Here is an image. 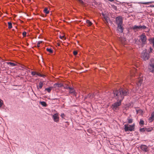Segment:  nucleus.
I'll list each match as a JSON object with an SVG mask.
<instances>
[{"label":"nucleus","mask_w":154,"mask_h":154,"mask_svg":"<svg viewBox=\"0 0 154 154\" xmlns=\"http://www.w3.org/2000/svg\"><path fill=\"white\" fill-rule=\"evenodd\" d=\"M73 54L74 55H76L77 54V52L76 51H74L73 52Z\"/></svg>","instance_id":"nucleus-37"},{"label":"nucleus","mask_w":154,"mask_h":154,"mask_svg":"<svg viewBox=\"0 0 154 154\" xmlns=\"http://www.w3.org/2000/svg\"><path fill=\"white\" fill-rule=\"evenodd\" d=\"M127 120H128V124H131L133 122V119H129L128 118L127 119Z\"/></svg>","instance_id":"nucleus-29"},{"label":"nucleus","mask_w":154,"mask_h":154,"mask_svg":"<svg viewBox=\"0 0 154 154\" xmlns=\"http://www.w3.org/2000/svg\"><path fill=\"white\" fill-rule=\"evenodd\" d=\"M63 85L61 83H56L54 85L53 87L56 88H59L63 87Z\"/></svg>","instance_id":"nucleus-14"},{"label":"nucleus","mask_w":154,"mask_h":154,"mask_svg":"<svg viewBox=\"0 0 154 154\" xmlns=\"http://www.w3.org/2000/svg\"><path fill=\"white\" fill-rule=\"evenodd\" d=\"M136 112H137V113H138V110H136Z\"/></svg>","instance_id":"nucleus-40"},{"label":"nucleus","mask_w":154,"mask_h":154,"mask_svg":"<svg viewBox=\"0 0 154 154\" xmlns=\"http://www.w3.org/2000/svg\"><path fill=\"white\" fill-rule=\"evenodd\" d=\"M69 90V92L70 94H72L75 96H76V92L73 88L71 87L70 89Z\"/></svg>","instance_id":"nucleus-12"},{"label":"nucleus","mask_w":154,"mask_h":154,"mask_svg":"<svg viewBox=\"0 0 154 154\" xmlns=\"http://www.w3.org/2000/svg\"><path fill=\"white\" fill-rule=\"evenodd\" d=\"M31 74L33 76H35L36 77H37V76H39L41 77H43L44 78L45 77V75L41 74L39 73H37L35 71H32L31 72Z\"/></svg>","instance_id":"nucleus-11"},{"label":"nucleus","mask_w":154,"mask_h":154,"mask_svg":"<svg viewBox=\"0 0 154 154\" xmlns=\"http://www.w3.org/2000/svg\"><path fill=\"white\" fill-rule=\"evenodd\" d=\"M86 22L89 26H91L92 24V22L89 20H86Z\"/></svg>","instance_id":"nucleus-28"},{"label":"nucleus","mask_w":154,"mask_h":154,"mask_svg":"<svg viewBox=\"0 0 154 154\" xmlns=\"http://www.w3.org/2000/svg\"><path fill=\"white\" fill-rule=\"evenodd\" d=\"M150 44L152 43L153 44H154V38H151L148 39Z\"/></svg>","instance_id":"nucleus-20"},{"label":"nucleus","mask_w":154,"mask_h":154,"mask_svg":"<svg viewBox=\"0 0 154 154\" xmlns=\"http://www.w3.org/2000/svg\"><path fill=\"white\" fill-rule=\"evenodd\" d=\"M132 75H134V74Z\"/></svg>","instance_id":"nucleus-42"},{"label":"nucleus","mask_w":154,"mask_h":154,"mask_svg":"<svg viewBox=\"0 0 154 154\" xmlns=\"http://www.w3.org/2000/svg\"><path fill=\"white\" fill-rule=\"evenodd\" d=\"M152 7H154V5H153Z\"/></svg>","instance_id":"nucleus-41"},{"label":"nucleus","mask_w":154,"mask_h":154,"mask_svg":"<svg viewBox=\"0 0 154 154\" xmlns=\"http://www.w3.org/2000/svg\"><path fill=\"white\" fill-rule=\"evenodd\" d=\"M146 128V131L147 132H150L152 130V128Z\"/></svg>","instance_id":"nucleus-25"},{"label":"nucleus","mask_w":154,"mask_h":154,"mask_svg":"<svg viewBox=\"0 0 154 154\" xmlns=\"http://www.w3.org/2000/svg\"><path fill=\"white\" fill-rule=\"evenodd\" d=\"M42 41H39L38 42V43H37V46L38 48H39L40 47V44L41 43H42Z\"/></svg>","instance_id":"nucleus-31"},{"label":"nucleus","mask_w":154,"mask_h":154,"mask_svg":"<svg viewBox=\"0 0 154 154\" xmlns=\"http://www.w3.org/2000/svg\"><path fill=\"white\" fill-rule=\"evenodd\" d=\"M60 116L63 119H65L64 117L66 116L65 115L64 113H62L60 115Z\"/></svg>","instance_id":"nucleus-32"},{"label":"nucleus","mask_w":154,"mask_h":154,"mask_svg":"<svg viewBox=\"0 0 154 154\" xmlns=\"http://www.w3.org/2000/svg\"><path fill=\"white\" fill-rule=\"evenodd\" d=\"M64 36H60V38L61 39H63V38H64Z\"/></svg>","instance_id":"nucleus-38"},{"label":"nucleus","mask_w":154,"mask_h":154,"mask_svg":"<svg viewBox=\"0 0 154 154\" xmlns=\"http://www.w3.org/2000/svg\"><path fill=\"white\" fill-rule=\"evenodd\" d=\"M143 77L141 78V77H140L139 78L137 79V82L138 83V85H140L143 82Z\"/></svg>","instance_id":"nucleus-15"},{"label":"nucleus","mask_w":154,"mask_h":154,"mask_svg":"<svg viewBox=\"0 0 154 154\" xmlns=\"http://www.w3.org/2000/svg\"><path fill=\"white\" fill-rule=\"evenodd\" d=\"M140 148L142 151L145 152H147L149 151L148 147L146 145L144 144L141 145L140 146Z\"/></svg>","instance_id":"nucleus-8"},{"label":"nucleus","mask_w":154,"mask_h":154,"mask_svg":"<svg viewBox=\"0 0 154 154\" xmlns=\"http://www.w3.org/2000/svg\"><path fill=\"white\" fill-rule=\"evenodd\" d=\"M94 96H95V95H94V94H89L88 95L87 97H89L91 98H94Z\"/></svg>","instance_id":"nucleus-24"},{"label":"nucleus","mask_w":154,"mask_h":154,"mask_svg":"<svg viewBox=\"0 0 154 154\" xmlns=\"http://www.w3.org/2000/svg\"><path fill=\"white\" fill-rule=\"evenodd\" d=\"M146 128H140V131L141 132H144L146 131Z\"/></svg>","instance_id":"nucleus-30"},{"label":"nucleus","mask_w":154,"mask_h":154,"mask_svg":"<svg viewBox=\"0 0 154 154\" xmlns=\"http://www.w3.org/2000/svg\"><path fill=\"white\" fill-rule=\"evenodd\" d=\"M102 15L104 19L105 20L106 23H108V22L110 21V19L106 15L102 13Z\"/></svg>","instance_id":"nucleus-13"},{"label":"nucleus","mask_w":154,"mask_h":154,"mask_svg":"<svg viewBox=\"0 0 154 154\" xmlns=\"http://www.w3.org/2000/svg\"><path fill=\"white\" fill-rule=\"evenodd\" d=\"M8 28L9 29H11L12 28V23L11 22H8Z\"/></svg>","instance_id":"nucleus-23"},{"label":"nucleus","mask_w":154,"mask_h":154,"mask_svg":"<svg viewBox=\"0 0 154 154\" xmlns=\"http://www.w3.org/2000/svg\"><path fill=\"white\" fill-rule=\"evenodd\" d=\"M53 87H50L49 88H45V91H47L48 93H50Z\"/></svg>","instance_id":"nucleus-21"},{"label":"nucleus","mask_w":154,"mask_h":154,"mask_svg":"<svg viewBox=\"0 0 154 154\" xmlns=\"http://www.w3.org/2000/svg\"><path fill=\"white\" fill-rule=\"evenodd\" d=\"M115 23L117 25L123 24V19L122 17L119 16L116 18Z\"/></svg>","instance_id":"nucleus-6"},{"label":"nucleus","mask_w":154,"mask_h":154,"mask_svg":"<svg viewBox=\"0 0 154 154\" xmlns=\"http://www.w3.org/2000/svg\"><path fill=\"white\" fill-rule=\"evenodd\" d=\"M52 118L55 122H58L59 121V117L58 114L57 113L54 114L52 116Z\"/></svg>","instance_id":"nucleus-10"},{"label":"nucleus","mask_w":154,"mask_h":154,"mask_svg":"<svg viewBox=\"0 0 154 154\" xmlns=\"http://www.w3.org/2000/svg\"><path fill=\"white\" fill-rule=\"evenodd\" d=\"M109 1L111 2H112V1H113V0H108Z\"/></svg>","instance_id":"nucleus-39"},{"label":"nucleus","mask_w":154,"mask_h":154,"mask_svg":"<svg viewBox=\"0 0 154 154\" xmlns=\"http://www.w3.org/2000/svg\"><path fill=\"white\" fill-rule=\"evenodd\" d=\"M44 11L45 13L47 14H48L49 12V11L48 10V9L47 8H45L44 10Z\"/></svg>","instance_id":"nucleus-27"},{"label":"nucleus","mask_w":154,"mask_h":154,"mask_svg":"<svg viewBox=\"0 0 154 154\" xmlns=\"http://www.w3.org/2000/svg\"><path fill=\"white\" fill-rule=\"evenodd\" d=\"M40 103L41 105L44 107H46L47 106V104L46 102L45 101H40Z\"/></svg>","instance_id":"nucleus-19"},{"label":"nucleus","mask_w":154,"mask_h":154,"mask_svg":"<svg viewBox=\"0 0 154 154\" xmlns=\"http://www.w3.org/2000/svg\"><path fill=\"white\" fill-rule=\"evenodd\" d=\"M140 39L143 45H144L146 43L147 38L144 34H142L140 36Z\"/></svg>","instance_id":"nucleus-7"},{"label":"nucleus","mask_w":154,"mask_h":154,"mask_svg":"<svg viewBox=\"0 0 154 154\" xmlns=\"http://www.w3.org/2000/svg\"><path fill=\"white\" fill-rule=\"evenodd\" d=\"M148 69L149 72L152 73L154 72V59H151L149 63Z\"/></svg>","instance_id":"nucleus-4"},{"label":"nucleus","mask_w":154,"mask_h":154,"mask_svg":"<svg viewBox=\"0 0 154 154\" xmlns=\"http://www.w3.org/2000/svg\"><path fill=\"white\" fill-rule=\"evenodd\" d=\"M154 119V111H153L151 114V117L149 118V120L150 122H152Z\"/></svg>","instance_id":"nucleus-16"},{"label":"nucleus","mask_w":154,"mask_h":154,"mask_svg":"<svg viewBox=\"0 0 154 154\" xmlns=\"http://www.w3.org/2000/svg\"><path fill=\"white\" fill-rule=\"evenodd\" d=\"M139 125L141 126H143L144 124V121L142 119L140 120V121L139 122Z\"/></svg>","instance_id":"nucleus-22"},{"label":"nucleus","mask_w":154,"mask_h":154,"mask_svg":"<svg viewBox=\"0 0 154 154\" xmlns=\"http://www.w3.org/2000/svg\"><path fill=\"white\" fill-rule=\"evenodd\" d=\"M6 63L8 65H10V66L11 67L17 65L16 64L11 62H6Z\"/></svg>","instance_id":"nucleus-17"},{"label":"nucleus","mask_w":154,"mask_h":154,"mask_svg":"<svg viewBox=\"0 0 154 154\" xmlns=\"http://www.w3.org/2000/svg\"><path fill=\"white\" fill-rule=\"evenodd\" d=\"M43 85V83L41 82H40L39 83V87H37V88L38 89H41L42 88V86Z\"/></svg>","instance_id":"nucleus-18"},{"label":"nucleus","mask_w":154,"mask_h":154,"mask_svg":"<svg viewBox=\"0 0 154 154\" xmlns=\"http://www.w3.org/2000/svg\"><path fill=\"white\" fill-rule=\"evenodd\" d=\"M113 97L117 101L112 104V108L113 110H116L118 107L121 105L124 97L128 96L129 93L128 89L122 88L119 90L113 91Z\"/></svg>","instance_id":"nucleus-1"},{"label":"nucleus","mask_w":154,"mask_h":154,"mask_svg":"<svg viewBox=\"0 0 154 154\" xmlns=\"http://www.w3.org/2000/svg\"><path fill=\"white\" fill-rule=\"evenodd\" d=\"M132 29L134 30H136L137 31L138 29H146V32H148L149 31L150 29H149L146 27L145 26V25H140V26H137L136 25H135L133 27Z\"/></svg>","instance_id":"nucleus-3"},{"label":"nucleus","mask_w":154,"mask_h":154,"mask_svg":"<svg viewBox=\"0 0 154 154\" xmlns=\"http://www.w3.org/2000/svg\"><path fill=\"white\" fill-rule=\"evenodd\" d=\"M135 125L134 123L132 125L125 124L124 125V129L125 132L132 131L135 130Z\"/></svg>","instance_id":"nucleus-2"},{"label":"nucleus","mask_w":154,"mask_h":154,"mask_svg":"<svg viewBox=\"0 0 154 154\" xmlns=\"http://www.w3.org/2000/svg\"><path fill=\"white\" fill-rule=\"evenodd\" d=\"M47 51L51 53H52L53 52V50L51 48H47L46 49Z\"/></svg>","instance_id":"nucleus-26"},{"label":"nucleus","mask_w":154,"mask_h":154,"mask_svg":"<svg viewBox=\"0 0 154 154\" xmlns=\"http://www.w3.org/2000/svg\"><path fill=\"white\" fill-rule=\"evenodd\" d=\"M124 24L117 25V30L118 32L120 33H122L123 32L124 28Z\"/></svg>","instance_id":"nucleus-9"},{"label":"nucleus","mask_w":154,"mask_h":154,"mask_svg":"<svg viewBox=\"0 0 154 154\" xmlns=\"http://www.w3.org/2000/svg\"><path fill=\"white\" fill-rule=\"evenodd\" d=\"M26 32H24L23 33V35L24 37H25L26 36Z\"/></svg>","instance_id":"nucleus-36"},{"label":"nucleus","mask_w":154,"mask_h":154,"mask_svg":"<svg viewBox=\"0 0 154 154\" xmlns=\"http://www.w3.org/2000/svg\"><path fill=\"white\" fill-rule=\"evenodd\" d=\"M3 104V101L0 99V108H1Z\"/></svg>","instance_id":"nucleus-34"},{"label":"nucleus","mask_w":154,"mask_h":154,"mask_svg":"<svg viewBox=\"0 0 154 154\" xmlns=\"http://www.w3.org/2000/svg\"><path fill=\"white\" fill-rule=\"evenodd\" d=\"M153 51V49L151 47H150L149 49V53H152Z\"/></svg>","instance_id":"nucleus-33"},{"label":"nucleus","mask_w":154,"mask_h":154,"mask_svg":"<svg viewBox=\"0 0 154 154\" xmlns=\"http://www.w3.org/2000/svg\"><path fill=\"white\" fill-rule=\"evenodd\" d=\"M150 54L148 53L146 49L141 54V58L145 61L148 60L150 57Z\"/></svg>","instance_id":"nucleus-5"},{"label":"nucleus","mask_w":154,"mask_h":154,"mask_svg":"<svg viewBox=\"0 0 154 154\" xmlns=\"http://www.w3.org/2000/svg\"><path fill=\"white\" fill-rule=\"evenodd\" d=\"M70 87H71L69 86L68 85H67L64 87V88L67 89H70Z\"/></svg>","instance_id":"nucleus-35"}]
</instances>
